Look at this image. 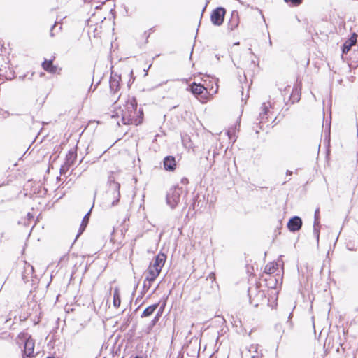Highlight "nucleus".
I'll list each match as a JSON object with an SVG mask.
<instances>
[{
  "label": "nucleus",
  "instance_id": "f257e3e1",
  "mask_svg": "<svg viewBox=\"0 0 358 358\" xmlns=\"http://www.w3.org/2000/svg\"><path fill=\"white\" fill-rule=\"evenodd\" d=\"M122 122L124 124L138 125L142 123L143 112L137 110V101L135 97L128 99L122 109Z\"/></svg>",
  "mask_w": 358,
  "mask_h": 358
},
{
  "label": "nucleus",
  "instance_id": "f03ea898",
  "mask_svg": "<svg viewBox=\"0 0 358 358\" xmlns=\"http://www.w3.org/2000/svg\"><path fill=\"white\" fill-rule=\"evenodd\" d=\"M248 295L250 304L253 305L255 307H257L259 305L263 304L267 301L264 292L260 289L257 284L248 288Z\"/></svg>",
  "mask_w": 358,
  "mask_h": 358
},
{
  "label": "nucleus",
  "instance_id": "7ed1b4c3",
  "mask_svg": "<svg viewBox=\"0 0 358 358\" xmlns=\"http://www.w3.org/2000/svg\"><path fill=\"white\" fill-rule=\"evenodd\" d=\"M18 337L24 341L23 357L22 358H34V347L35 341L31 336L27 333H20Z\"/></svg>",
  "mask_w": 358,
  "mask_h": 358
},
{
  "label": "nucleus",
  "instance_id": "20e7f679",
  "mask_svg": "<svg viewBox=\"0 0 358 358\" xmlns=\"http://www.w3.org/2000/svg\"><path fill=\"white\" fill-rule=\"evenodd\" d=\"M182 187L174 186L169 189L166 194V202L171 208H174L180 201L182 193Z\"/></svg>",
  "mask_w": 358,
  "mask_h": 358
},
{
  "label": "nucleus",
  "instance_id": "39448f33",
  "mask_svg": "<svg viewBox=\"0 0 358 358\" xmlns=\"http://www.w3.org/2000/svg\"><path fill=\"white\" fill-rule=\"evenodd\" d=\"M262 112L259 113L258 122L256 123V126L253 127V129L256 134L259 133V130L263 129L264 124L268 122L270 115L271 114L269 111L268 106L266 103H264L262 106Z\"/></svg>",
  "mask_w": 358,
  "mask_h": 358
},
{
  "label": "nucleus",
  "instance_id": "423d86ee",
  "mask_svg": "<svg viewBox=\"0 0 358 358\" xmlns=\"http://www.w3.org/2000/svg\"><path fill=\"white\" fill-rule=\"evenodd\" d=\"M109 189L113 192L114 200L112 202V206H115L118 203L120 198V185L116 182L113 176L108 178Z\"/></svg>",
  "mask_w": 358,
  "mask_h": 358
},
{
  "label": "nucleus",
  "instance_id": "0eeeda50",
  "mask_svg": "<svg viewBox=\"0 0 358 358\" xmlns=\"http://www.w3.org/2000/svg\"><path fill=\"white\" fill-rule=\"evenodd\" d=\"M225 13V9L222 7H218L213 10L210 15L212 23L215 26H220L224 22Z\"/></svg>",
  "mask_w": 358,
  "mask_h": 358
},
{
  "label": "nucleus",
  "instance_id": "6e6552de",
  "mask_svg": "<svg viewBox=\"0 0 358 358\" xmlns=\"http://www.w3.org/2000/svg\"><path fill=\"white\" fill-rule=\"evenodd\" d=\"M190 90L194 95L196 96H200L201 99H204L206 96L207 90L206 88L201 85L193 83L190 86Z\"/></svg>",
  "mask_w": 358,
  "mask_h": 358
},
{
  "label": "nucleus",
  "instance_id": "1a4fd4ad",
  "mask_svg": "<svg viewBox=\"0 0 358 358\" xmlns=\"http://www.w3.org/2000/svg\"><path fill=\"white\" fill-rule=\"evenodd\" d=\"M302 227V220L298 216H294L289 219L287 223V227L291 231H296L301 229Z\"/></svg>",
  "mask_w": 358,
  "mask_h": 358
},
{
  "label": "nucleus",
  "instance_id": "9d476101",
  "mask_svg": "<svg viewBox=\"0 0 358 358\" xmlns=\"http://www.w3.org/2000/svg\"><path fill=\"white\" fill-rule=\"evenodd\" d=\"M33 274L34 267L31 264L25 262L24 264L23 271L21 273L22 279L24 282H27L33 277Z\"/></svg>",
  "mask_w": 358,
  "mask_h": 358
},
{
  "label": "nucleus",
  "instance_id": "9b49d317",
  "mask_svg": "<svg viewBox=\"0 0 358 358\" xmlns=\"http://www.w3.org/2000/svg\"><path fill=\"white\" fill-rule=\"evenodd\" d=\"M166 259V256L164 253H159L155 257L150 266H152V268H159L161 271L164 265Z\"/></svg>",
  "mask_w": 358,
  "mask_h": 358
},
{
  "label": "nucleus",
  "instance_id": "f8f14e48",
  "mask_svg": "<svg viewBox=\"0 0 358 358\" xmlns=\"http://www.w3.org/2000/svg\"><path fill=\"white\" fill-rule=\"evenodd\" d=\"M121 76L117 74H112L110 78V90L113 93H116L120 90V81Z\"/></svg>",
  "mask_w": 358,
  "mask_h": 358
},
{
  "label": "nucleus",
  "instance_id": "ddd939ff",
  "mask_svg": "<svg viewBox=\"0 0 358 358\" xmlns=\"http://www.w3.org/2000/svg\"><path fill=\"white\" fill-rule=\"evenodd\" d=\"M163 164L166 171H173L176 169V162L175 157L173 156H166L164 157Z\"/></svg>",
  "mask_w": 358,
  "mask_h": 358
},
{
  "label": "nucleus",
  "instance_id": "4468645a",
  "mask_svg": "<svg viewBox=\"0 0 358 358\" xmlns=\"http://www.w3.org/2000/svg\"><path fill=\"white\" fill-rule=\"evenodd\" d=\"M357 35L354 33L352 36L344 43L342 48L343 54L348 53L350 50L351 48L355 45L357 43Z\"/></svg>",
  "mask_w": 358,
  "mask_h": 358
},
{
  "label": "nucleus",
  "instance_id": "2eb2a0df",
  "mask_svg": "<svg viewBox=\"0 0 358 358\" xmlns=\"http://www.w3.org/2000/svg\"><path fill=\"white\" fill-rule=\"evenodd\" d=\"M314 218H315V220H314L313 233H314V235H315V238L317 239V241L318 242L319 241V238H320V209L319 208L316 209V210L315 212Z\"/></svg>",
  "mask_w": 358,
  "mask_h": 358
},
{
  "label": "nucleus",
  "instance_id": "dca6fc26",
  "mask_svg": "<svg viewBox=\"0 0 358 358\" xmlns=\"http://www.w3.org/2000/svg\"><path fill=\"white\" fill-rule=\"evenodd\" d=\"M239 24V15L238 13L236 10H234L231 13V18L228 23V29L230 30L235 29Z\"/></svg>",
  "mask_w": 358,
  "mask_h": 358
},
{
  "label": "nucleus",
  "instance_id": "f3484780",
  "mask_svg": "<svg viewBox=\"0 0 358 358\" xmlns=\"http://www.w3.org/2000/svg\"><path fill=\"white\" fill-rule=\"evenodd\" d=\"M161 271L159 268H152V266H149L147 270V280L155 281L156 278L159 275Z\"/></svg>",
  "mask_w": 358,
  "mask_h": 358
},
{
  "label": "nucleus",
  "instance_id": "a211bd4d",
  "mask_svg": "<svg viewBox=\"0 0 358 358\" xmlns=\"http://www.w3.org/2000/svg\"><path fill=\"white\" fill-rule=\"evenodd\" d=\"M77 157L76 151L73 149H71L69 151L68 154L66 156V166L69 167L73 166Z\"/></svg>",
  "mask_w": 358,
  "mask_h": 358
},
{
  "label": "nucleus",
  "instance_id": "6ab92c4d",
  "mask_svg": "<svg viewBox=\"0 0 358 358\" xmlns=\"http://www.w3.org/2000/svg\"><path fill=\"white\" fill-rule=\"evenodd\" d=\"M42 67L45 71L51 73H55L57 69V67L53 65L52 59H45L44 62L42 63Z\"/></svg>",
  "mask_w": 358,
  "mask_h": 358
},
{
  "label": "nucleus",
  "instance_id": "aec40b11",
  "mask_svg": "<svg viewBox=\"0 0 358 358\" xmlns=\"http://www.w3.org/2000/svg\"><path fill=\"white\" fill-rule=\"evenodd\" d=\"M91 210H92V209L84 216V217L82 220V222L80 224V229H79V231H78L76 238L78 237L85 231V229L89 222Z\"/></svg>",
  "mask_w": 358,
  "mask_h": 358
},
{
  "label": "nucleus",
  "instance_id": "412c9836",
  "mask_svg": "<svg viewBox=\"0 0 358 358\" xmlns=\"http://www.w3.org/2000/svg\"><path fill=\"white\" fill-rule=\"evenodd\" d=\"M121 303L120 289L118 287H115L113 291V304L115 308H119Z\"/></svg>",
  "mask_w": 358,
  "mask_h": 358
},
{
  "label": "nucleus",
  "instance_id": "4be33fe9",
  "mask_svg": "<svg viewBox=\"0 0 358 358\" xmlns=\"http://www.w3.org/2000/svg\"><path fill=\"white\" fill-rule=\"evenodd\" d=\"M158 306H159V303H155V304H153V305H151V306L147 307L143 312V313L141 315V317H146L150 316L155 312V310L157 308Z\"/></svg>",
  "mask_w": 358,
  "mask_h": 358
},
{
  "label": "nucleus",
  "instance_id": "5701e85b",
  "mask_svg": "<svg viewBox=\"0 0 358 358\" xmlns=\"http://www.w3.org/2000/svg\"><path fill=\"white\" fill-rule=\"evenodd\" d=\"M278 265L274 262H270L266 265L264 272L267 274H272L278 268Z\"/></svg>",
  "mask_w": 358,
  "mask_h": 358
},
{
  "label": "nucleus",
  "instance_id": "b1692460",
  "mask_svg": "<svg viewBox=\"0 0 358 358\" xmlns=\"http://www.w3.org/2000/svg\"><path fill=\"white\" fill-rule=\"evenodd\" d=\"M159 317L160 313H157L154 318L151 320V322L148 324L147 327L148 332H150L154 326L158 322Z\"/></svg>",
  "mask_w": 358,
  "mask_h": 358
},
{
  "label": "nucleus",
  "instance_id": "393cba45",
  "mask_svg": "<svg viewBox=\"0 0 358 358\" xmlns=\"http://www.w3.org/2000/svg\"><path fill=\"white\" fill-rule=\"evenodd\" d=\"M152 282L153 281L147 280V278L145 277L143 287V289L145 292H146L150 288Z\"/></svg>",
  "mask_w": 358,
  "mask_h": 358
},
{
  "label": "nucleus",
  "instance_id": "a878e982",
  "mask_svg": "<svg viewBox=\"0 0 358 358\" xmlns=\"http://www.w3.org/2000/svg\"><path fill=\"white\" fill-rule=\"evenodd\" d=\"M253 350H254V352H255V355H252V358H262V354L259 355L257 352V347L252 345L250 351H252Z\"/></svg>",
  "mask_w": 358,
  "mask_h": 358
},
{
  "label": "nucleus",
  "instance_id": "bb28decb",
  "mask_svg": "<svg viewBox=\"0 0 358 358\" xmlns=\"http://www.w3.org/2000/svg\"><path fill=\"white\" fill-rule=\"evenodd\" d=\"M285 1L287 3L289 2L294 6H298L302 2V0H285Z\"/></svg>",
  "mask_w": 358,
  "mask_h": 358
},
{
  "label": "nucleus",
  "instance_id": "cd10ccee",
  "mask_svg": "<svg viewBox=\"0 0 358 358\" xmlns=\"http://www.w3.org/2000/svg\"><path fill=\"white\" fill-rule=\"evenodd\" d=\"M181 182L182 184H187L188 183V179L186 178H183L182 180H181Z\"/></svg>",
  "mask_w": 358,
  "mask_h": 358
},
{
  "label": "nucleus",
  "instance_id": "c85d7f7f",
  "mask_svg": "<svg viewBox=\"0 0 358 358\" xmlns=\"http://www.w3.org/2000/svg\"><path fill=\"white\" fill-rule=\"evenodd\" d=\"M55 25H56V22H55V24L52 27L51 30H50V36H51L52 37H53V36H54V34L52 33V31H53V29L55 27Z\"/></svg>",
  "mask_w": 358,
  "mask_h": 358
},
{
  "label": "nucleus",
  "instance_id": "c756f323",
  "mask_svg": "<svg viewBox=\"0 0 358 358\" xmlns=\"http://www.w3.org/2000/svg\"><path fill=\"white\" fill-rule=\"evenodd\" d=\"M352 58L358 61V53L356 55H355Z\"/></svg>",
  "mask_w": 358,
  "mask_h": 358
},
{
  "label": "nucleus",
  "instance_id": "7c9ffc66",
  "mask_svg": "<svg viewBox=\"0 0 358 358\" xmlns=\"http://www.w3.org/2000/svg\"><path fill=\"white\" fill-rule=\"evenodd\" d=\"M162 310H163V308H161L159 310V311H158L157 313H160V315H162Z\"/></svg>",
  "mask_w": 358,
  "mask_h": 358
},
{
  "label": "nucleus",
  "instance_id": "2f4dec72",
  "mask_svg": "<svg viewBox=\"0 0 358 358\" xmlns=\"http://www.w3.org/2000/svg\"><path fill=\"white\" fill-rule=\"evenodd\" d=\"M292 172L290 171H287V175H292Z\"/></svg>",
  "mask_w": 358,
  "mask_h": 358
},
{
  "label": "nucleus",
  "instance_id": "473e14b6",
  "mask_svg": "<svg viewBox=\"0 0 358 358\" xmlns=\"http://www.w3.org/2000/svg\"><path fill=\"white\" fill-rule=\"evenodd\" d=\"M27 216H28L29 217H31V218H33V217H34L31 215V213H29L27 214Z\"/></svg>",
  "mask_w": 358,
  "mask_h": 358
},
{
  "label": "nucleus",
  "instance_id": "72a5a7b5",
  "mask_svg": "<svg viewBox=\"0 0 358 358\" xmlns=\"http://www.w3.org/2000/svg\"><path fill=\"white\" fill-rule=\"evenodd\" d=\"M150 31H154V27H153V28H151V29H150Z\"/></svg>",
  "mask_w": 358,
  "mask_h": 358
},
{
  "label": "nucleus",
  "instance_id": "f704fd0d",
  "mask_svg": "<svg viewBox=\"0 0 358 358\" xmlns=\"http://www.w3.org/2000/svg\"><path fill=\"white\" fill-rule=\"evenodd\" d=\"M336 351H337V352H339V348H338L336 349Z\"/></svg>",
  "mask_w": 358,
  "mask_h": 358
},
{
  "label": "nucleus",
  "instance_id": "c9c22d12",
  "mask_svg": "<svg viewBox=\"0 0 358 358\" xmlns=\"http://www.w3.org/2000/svg\"><path fill=\"white\" fill-rule=\"evenodd\" d=\"M47 358H54V357H48Z\"/></svg>",
  "mask_w": 358,
  "mask_h": 358
}]
</instances>
